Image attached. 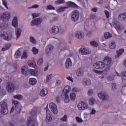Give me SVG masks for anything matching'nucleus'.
Listing matches in <instances>:
<instances>
[{"mask_svg": "<svg viewBox=\"0 0 126 126\" xmlns=\"http://www.w3.org/2000/svg\"><path fill=\"white\" fill-rule=\"evenodd\" d=\"M21 72L22 74L25 75V76H28V72H29L31 75H34V76H38V74H39V72L37 70L28 69V67L27 66H25L22 68Z\"/></svg>", "mask_w": 126, "mask_h": 126, "instance_id": "obj_1", "label": "nucleus"}, {"mask_svg": "<svg viewBox=\"0 0 126 126\" xmlns=\"http://www.w3.org/2000/svg\"><path fill=\"white\" fill-rule=\"evenodd\" d=\"M29 114L30 116H31L32 118L29 117L27 122V125L28 126H35V121L34 120L36 119V116H37L36 114H37V110L35 109H32Z\"/></svg>", "mask_w": 126, "mask_h": 126, "instance_id": "obj_2", "label": "nucleus"}, {"mask_svg": "<svg viewBox=\"0 0 126 126\" xmlns=\"http://www.w3.org/2000/svg\"><path fill=\"white\" fill-rule=\"evenodd\" d=\"M12 26L17 29L15 30V33L16 34V39H18L19 37H20V35H21V29L19 28H17L18 26V23H17V17L15 16L14 17L13 20L12 21Z\"/></svg>", "mask_w": 126, "mask_h": 126, "instance_id": "obj_3", "label": "nucleus"}, {"mask_svg": "<svg viewBox=\"0 0 126 126\" xmlns=\"http://www.w3.org/2000/svg\"><path fill=\"white\" fill-rule=\"evenodd\" d=\"M0 36L3 38L4 40L6 41H10L11 38H12V34H8L7 32L4 31H0Z\"/></svg>", "mask_w": 126, "mask_h": 126, "instance_id": "obj_4", "label": "nucleus"}, {"mask_svg": "<svg viewBox=\"0 0 126 126\" xmlns=\"http://www.w3.org/2000/svg\"><path fill=\"white\" fill-rule=\"evenodd\" d=\"M97 96L102 101H107L109 98V95L104 92H101L98 93Z\"/></svg>", "mask_w": 126, "mask_h": 126, "instance_id": "obj_5", "label": "nucleus"}, {"mask_svg": "<svg viewBox=\"0 0 126 126\" xmlns=\"http://www.w3.org/2000/svg\"><path fill=\"white\" fill-rule=\"evenodd\" d=\"M13 103L15 106V111L16 113H17V114H19L20 112H21V109H22L21 104L17 100H14Z\"/></svg>", "mask_w": 126, "mask_h": 126, "instance_id": "obj_6", "label": "nucleus"}, {"mask_svg": "<svg viewBox=\"0 0 126 126\" xmlns=\"http://www.w3.org/2000/svg\"><path fill=\"white\" fill-rule=\"evenodd\" d=\"M77 107L78 110H79L80 111H81L82 110H86V109L88 108V105L84 102L80 101L78 103Z\"/></svg>", "mask_w": 126, "mask_h": 126, "instance_id": "obj_7", "label": "nucleus"}, {"mask_svg": "<svg viewBox=\"0 0 126 126\" xmlns=\"http://www.w3.org/2000/svg\"><path fill=\"white\" fill-rule=\"evenodd\" d=\"M43 21V19L41 18H37L33 20L31 22V26H38L42 23Z\"/></svg>", "mask_w": 126, "mask_h": 126, "instance_id": "obj_8", "label": "nucleus"}, {"mask_svg": "<svg viewBox=\"0 0 126 126\" xmlns=\"http://www.w3.org/2000/svg\"><path fill=\"white\" fill-rule=\"evenodd\" d=\"M78 18H79V12L77 10L73 11L72 12L71 18V20L74 22L77 21V20H78Z\"/></svg>", "mask_w": 126, "mask_h": 126, "instance_id": "obj_9", "label": "nucleus"}, {"mask_svg": "<svg viewBox=\"0 0 126 126\" xmlns=\"http://www.w3.org/2000/svg\"><path fill=\"white\" fill-rule=\"evenodd\" d=\"M94 67L96 69H102L105 67V64L102 62H98L94 64Z\"/></svg>", "mask_w": 126, "mask_h": 126, "instance_id": "obj_10", "label": "nucleus"}, {"mask_svg": "<svg viewBox=\"0 0 126 126\" xmlns=\"http://www.w3.org/2000/svg\"><path fill=\"white\" fill-rule=\"evenodd\" d=\"M49 108L52 113H54L55 115L58 114V109L57 108V105L56 104L51 102L49 104Z\"/></svg>", "mask_w": 126, "mask_h": 126, "instance_id": "obj_11", "label": "nucleus"}, {"mask_svg": "<svg viewBox=\"0 0 126 126\" xmlns=\"http://www.w3.org/2000/svg\"><path fill=\"white\" fill-rule=\"evenodd\" d=\"M14 85L11 82H8L6 85V90L8 92L12 93L14 91Z\"/></svg>", "mask_w": 126, "mask_h": 126, "instance_id": "obj_12", "label": "nucleus"}, {"mask_svg": "<svg viewBox=\"0 0 126 126\" xmlns=\"http://www.w3.org/2000/svg\"><path fill=\"white\" fill-rule=\"evenodd\" d=\"M53 51H54L53 45L52 44H48L45 49V53L47 54V56H49Z\"/></svg>", "mask_w": 126, "mask_h": 126, "instance_id": "obj_13", "label": "nucleus"}, {"mask_svg": "<svg viewBox=\"0 0 126 126\" xmlns=\"http://www.w3.org/2000/svg\"><path fill=\"white\" fill-rule=\"evenodd\" d=\"M75 37L77 39H83L84 38V32L81 31H78L75 33Z\"/></svg>", "mask_w": 126, "mask_h": 126, "instance_id": "obj_14", "label": "nucleus"}, {"mask_svg": "<svg viewBox=\"0 0 126 126\" xmlns=\"http://www.w3.org/2000/svg\"><path fill=\"white\" fill-rule=\"evenodd\" d=\"M103 63H104V65H109V66L112 65V58L108 56L105 57L103 60Z\"/></svg>", "mask_w": 126, "mask_h": 126, "instance_id": "obj_15", "label": "nucleus"}, {"mask_svg": "<svg viewBox=\"0 0 126 126\" xmlns=\"http://www.w3.org/2000/svg\"><path fill=\"white\" fill-rule=\"evenodd\" d=\"M9 18H10V13L8 12L4 13L1 16V19L3 20V21L8 20Z\"/></svg>", "mask_w": 126, "mask_h": 126, "instance_id": "obj_16", "label": "nucleus"}, {"mask_svg": "<svg viewBox=\"0 0 126 126\" xmlns=\"http://www.w3.org/2000/svg\"><path fill=\"white\" fill-rule=\"evenodd\" d=\"M79 52L82 55H88L90 54V50L85 47H81L79 50Z\"/></svg>", "mask_w": 126, "mask_h": 126, "instance_id": "obj_17", "label": "nucleus"}, {"mask_svg": "<svg viewBox=\"0 0 126 126\" xmlns=\"http://www.w3.org/2000/svg\"><path fill=\"white\" fill-rule=\"evenodd\" d=\"M59 31H60V29H59V27L57 26H54L50 29V32L53 34H58V33H59Z\"/></svg>", "mask_w": 126, "mask_h": 126, "instance_id": "obj_18", "label": "nucleus"}, {"mask_svg": "<svg viewBox=\"0 0 126 126\" xmlns=\"http://www.w3.org/2000/svg\"><path fill=\"white\" fill-rule=\"evenodd\" d=\"M82 83L84 86H89L91 85V80L89 79H83Z\"/></svg>", "mask_w": 126, "mask_h": 126, "instance_id": "obj_19", "label": "nucleus"}, {"mask_svg": "<svg viewBox=\"0 0 126 126\" xmlns=\"http://www.w3.org/2000/svg\"><path fill=\"white\" fill-rule=\"evenodd\" d=\"M113 26L116 30H122V27H121V24H120V22L117 21H115L113 22Z\"/></svg>", "mask_w": 126, "mask_h": 126, "instance_id": "obj_20", "label": "nucleus"}, {"mask_svg": "<svg viewBox=\"0 0 126 126\" xmlns=\"http://www.w3.org/2000/svg\"><path fill=\"white\" fill-rule=\"evenodd\" d=\"M61 97H62V98H65L64 100L65 103H69V97L67 94H64V93H62Z\"/></svg>", "mask_w": 126, "mask_h": 126, "instance_id": "obj_21", "label": "nucleus"}, {"mask_svg": "<svg viewBox=\"0 0 126 126\" xmlns=\"http://www.w3.org/2000/svg\"><path fill=\"white\" fill-rule=\"evenodd\" d=\"M72 65V63L71 62V60H70L69 58H68L65 62V67L66 68H69L71 67Z\"/></svg>", "mask_w": 126, "mask_h": 126, "instance_id": "obj_22", "label": "nucleus"}, {"mask_svg": "<svg viewBox=\"0 0 126 126\" xmlns=\"http://www.w3.org/2000/svg\"><path fill=\"white\" fill-rule=\"evenodd\" d=\"M39 95H40L41 97L47 96V95H48V90L46 89H42L40 92Z\"/></svg>", "mask_w": 126, "mask_h": 126, "instance_id": "obj_23", "label": "nucleus"}, {"mask_svg": "<svg viewBox=\"0 0 126 126\" xmlns=\"http://www.w3.org/2000/svg\"><path fill=\"white\" fill-rule=\"evenodd\" d=\"M1 109L7 108V100L4 99L0 102Z\"/></svg>", "mask_w": 126, "mask_h": 126, "instance_id": "obj_24", "label": "nucleus"}, {"mask_svg": "<svg viewBox=\"0 0 126 126\" xmlns=\"http://www.w3.org/2000/svg\"><path fill=\"white\" fill-rule=\"evenodd\" d=\"M125 52V49H120L119 50H118L116 53L117 55H115V58H119L122 55H123V53Z\"/></svg>", "mask_w": 126, "mask_h": 126, "instance_id": "obj_25", "label": "nucleus"}, {"mask_svg": "<svg viewBox=\"0 0 126 126\" xmlns=\"http://www.w3.org/2000/svg\"><path fill=\"white\" fill-rule=\"evenodd\" d=\"M68 7H77V5L73 2L69 1L66 3Z\"/></svg>", "mask_w": 126, "mask_h": 126, "instance_id": "obj_26", "label": "nucleus"}, {"mask_svg": "<svg viewBox=\"0 0 126 126\" xmlns=\"http://www.w3.org/2000/svg\"><path fill=\"white\" fill-rule=\"evenodd\" d=\"M126 18V13L124 14H120L118 16V19L121 21H123V20H125Z\"/></svg>", "mask_w": 126, "mask_h": 126, "instance_id": "obj_27", "label": "nucleus"}, {"mask_svg": "<svg viewBox=\"0 0 126 126\" xmlns=\"http://www.w3.org/2000/svg\"><path fill=\"white\" fill-rule=\"evenodd\" d=\"M52 77H53L52 74H48L46 76V79L44 80L45 83H48V82H50V80H51V79Z\"/></svg>", "mask_w": 126, "mask_h": 126, "instance_id": "obj_28", "label": "nucleus"}, {"mask_svg": "<svg viewBox=\"0 0 126 126\" xmlns=\"http://www.w3.org/2000/svg\"><path fill=\"white\" fill-rule=\"evenodd\" d=\"M77 76H81L83 73V69L80 68L76 72Z\"/></svg>", "mask_w": 126, "mask_h": 126, "instance_id": "obj_29", "label": "nucleus"}, {"mask_svg": "<svg viewBox=\"0 0 126 126\" xmlns=\"http://www.w3.org/2000/svg\"><path fill=\"white\" fill-rule=\"evenodd\" d=\"M29 83L31 85H35V84L37 83V81L36 80V79L32 78L30 79Z\"/></svg>", "mask_w": 126, "mask_h": 126, "instance_id": "obj_30", "label": "nucleus"}, {"mask_svg": "<svg viewBox=\"0 0 126 126\" xmlns=\"http://www.w3.org/2000/svg\"><path fill=\"white\" fill-rule=\"evenodd\" d=\"M70 91V87L69 86H67L64 88L63 91L62 93H64L65 94H67L68 92Z\"/></svg>", "mask_w": 126, "mask_h": 126, "instance_id": "obj_31", "label": "nucleus"}, {"mask_svg": "<svg viewBox=\"0 0 126 126\" xmlns=\"http://www.w3.org/2000/svg\"><path fill=\"white\" fill-rule=\"evenodd\" d=\"M116 47V42H115V41L111 42V43L109 44V48L111 50H114V49H115Z\"/></svg>", "mask_w": 126, "mask_h": 126, "instance_id": "obj_32", "label": "nucleus"}, {"mask_svg": "<svg viewBox=\"0 0 126 126\" xmlns=\"http://www.w3.org/2000/svg\"><path fill=\"white\" fill-rule=\"evenodd\" d=\"M1 112L3 115H7L8 114V108H1Z\"/></svg>", "mask_w": 126, "mask_h": 126, "instance_id": "obj_33", "label": "nucleus"}, {"mask_svg": "<svg viewBox=\"0 0 126 126\" xmlns=\"http://www.w3.org/2000/svg\"><path fill=\"white\" fill-rule=\"evenodd\" d=\"M76 97V94H75V93H71L70 94V98L71 101H74V100H75Z\"/></svg>", "mask_w": 126, "mask_h": 126, "instance_id": "obj_34", "label": "nucleus"}, {"mask_svg": "<svg viewBox=\"0 0 126 126\" xmlns=\"http://www.w3.org/2000/svg\"><path fill=\"white\" fill-rule=\"evenodd\" d=\"M28 64L31 67H35V66H36V62L34 61L29 62Z\"/></svg>", "mask_w": 126, "mask_h": 126, "instance_id": "obj_35", "label": "nucleus"}, {"mask_svg": "<svg viewBox=\"0 0 126 126\" xmlns=\"http://www.w3.org/2000/svg\"><path fill=\"white\" fill-rule=\"evenodd\" d=\"M104 37L105 39H109V38L112 37V34L110 33L109 32H107L104 33Z\"/></svg>", "mask_w": 126, "mask_h": 126, "instance_id": "obj_36", "label": "nucleus"}, {"mask_svg": "<svg viewBox=\"0 0 126 126\" xmlns=\"http://www.w3.org/2000/svg\"><path fill=\"white\" fill-rule=\"evenodd\" d=\"M20 56H21V51L19 50L17 51L15 54V58L18 59V58L20 57Z\"/></svg>", "mask_w": 126, "mask_h": 126, "instance_id": "obj_37", "label": "nucleus"}, {"mask_svg": "<svg viewBox=\"0 0 126 126\" xmlns=\"http://www.w3.org/2000/svg\"><path fill=\"white\" fill-rule=\"evenodd\" d=\"M32 52L33 55H36V54H38V53H39V50H38V49H36V47H33L32 49Z\"/></svg>", "mask_w": 126, "mask_h": 126, "instance_id": "obj_38", "label": "nucleus"}, {"mask_svg": "<svg viewBox=\"0 0 126 126\" xmlns=\"http://www.w3.org/2000/svg\"><path fill=\"white\" fill-rule=\"evenodd\" d=\"M13 97L18 100H22V98H23L21 94L14 95Z\"/></svg>", "mask_w": 126, "mask_h": 126, "instance_id": "obj_39", "label": "nucleus"}, {"mask_svg": "<svg viewBox=\"0 0 126 126\" xmlns=\"http://www.w3.org/2000/svg\"><path fill=\"white\" fill-rule=\"evenodd\" d=\"M90 44L91 46H93V47H98V43H97L95 41H93L90 42Z\"/></svg>", "mask_w": 126, "mask_h": 126, "instance_id": "obj_40", "label": "nucleus"}, {"mask_svg": "<svg viewBox=\"0 0 126 126\" xmlns=\"http://www.w3.org/2000/svg\"><path fill=\"white\" fill-rule=\"evenodd\" d=\"M66 8H67V7H62L58 9V12H63V11H64Z\"/></svg>", "mask_w": 126, "mask_h": 126, "instance_id": "obj_41", "label": "nucleus"}, {"mask_svg": "<svg viewBox=\"0 0 126 126\" xmlns=\"http://www.w3.org/2000/svg\"><path fill=\"white\" fill-rule=\"evenodd\" d=\"M52 121V117H51V115L47 114L46 116V122H49Z\"/></svg>", "mask_w": 126, "mask_h": 126, "instance_id": "obj_42", "label": "nucleus"}, {"mask_svg": "<svg viewBox=\"0 0 126 126\" xmlns=\"http://www.w3.org/2000/svg\"><path fill=\"white\" fill-rule=\"evenodd\" d=\"M30 41L32 43V44H36V40L34 37H33V36L30 37Z\"/></svg>", "mask_w": 126, "mask_h": 126, "instance_id": "obj_43", "label": "nucleus"}, {"mask_svg": "<svg viewBox=\"0 0 126 126\" xmlns=\"http://www.w3.org/2000/svg\"><path fill=\"white\" fill-rule=\"evenodd\" d=\"M43 64V58L39 59L37 61V64L38 65H42Z\"/></svg>", "mask_w": 126, "mask_h": 126, "instance_id": "obj_44", "label": "nucleus"}, {"mask_svg": "<svg viewBox=\"0 0 126 126\" xmlns=\"http://www.w3.org/2000/svg\"><path fill=\"white\" fill-rule=\"evenodd\" d=\"M27 53H26V52H24L23 53V55L22 56V57H21V59L23 60V59H24V60H26V59H27Z\"/></svg>", "mask_w": 126, "mask_h": 126, "instance_id": "obj_45", "label": "nucleus"}, {"mask_svg": "<svg viewBox=\"0 0 126 126\" xmlns=\"http://www.w3.org/2000/svg\"><path fill=\"white\" fill-rule=\"evenodd\" d=\"M56 4H61V3H64V0H58L55 1Z\"/></svg>", "mask_w": 126, "mask_h": 126, "instance_id": "obj_46", "label": "nucleus"}, {"mask_svg": "<svg viewBox=\"0 0 126 126\" xmlns=\"http://www.w3.org/2000/svg\"><path fill=\"white\" fill-rule=\"evenodd\" d=\"M38 7H39V5L35 4L32 5V6H31V7H29L28 9H30L31 8H38Z\"/></svg>", "mask_w": 126, "mask_h": 126, "instance_id": "obj_47", "label": "nucleus"}, {"mask_svg": "<svg viewBox=\"0 0 126 126\" xmlns=\"http://www.w3.org/2000/svg\"><path fill=\"white\" fill-rule=\"evenodd\" d=\"M114 78H115V76L114 75H111L107 77V79L108 80H110V81H112V80H114Z\"/></svg>", "mask_w": 126, "mask_h": 126, "instance_id": "obj_48", "label": "nucleus"}, {"mask_svg": "<svg viewBox=\"0 0 126 126\" xmlns=\"http://www.w3.org/2000/svg\"><path fill=\"white\" fill-rule=\"evenodd\" d=\"M66 119H67V116L65 115L63 118H61L62 122H66Z\"/></svg>", "mask_w": 126, "mask_h": 126, "instance_id": "obj_49", "label": "nucleus"}, {"mask_svg": "<svg viewBox=\"0 0 126 126\" xmlns=\"http://www.w3.org/2000/svg\"><path fill=\"white\" fill-rule=\"evenodd\" d=\"M93 94V90L92 89L89 90L88 91V95L91 96Z\"/></svg>", "mask_w": 126, "mask_h": 126, "instance_id": "obj_50", "label": "nucleus"}, {"mask_svg": "<svg viewBox=\"0 0 126 126\" xmlns=\"http://www.w3.org/2000/svg\"><path fill=\"white\" fill-rule=\"evenodd\" d=\"M89 104L90 105H93L94 104V98H91L89 99Z\"/></svg>", "mask_w": 126, "mask_h": 126, "instance_id": "obj_51", "label": "nucleus"}, {"mask_svg": "<svg viewBox=\"0 0 126 126\" xmlns=\"http://www.w3.org/2000/svg\"><path fill=\"white\" fill-rule=\"evenodd\" d=\"M90 17L91 19H95V18H96V15L94 14H91Z\"/></svg>", "mask_w": 126, "mask_h": 126, "instance_id": "obj_52", "label": "nucleus"}, {"mask_svg": "<svg viewBox=\"0 0 126 126\" xmlns=\"http://www.w3.org/2000/svg\"><path fill=\"white\" fill-rule=\"evenodd\" d=\"M3 4L6 7V8L8 9V7L7 6V2L4 0H2Z\"/></svg>", "mask_w": 126, "mask_h": 126, "instance_id": "obj_53", "label": "nucleus"}, {"mask_svg": "<svg viewBox=\"0 0 126 126\" xmlns=\"http://www.w3.org/2000/svg\"><path fill=\"white\" fill-rule=\"evenodd\" d=\"M76 120L78 122V123H82V122H83V121H82V119H81V118L79 117H76Z\"/></svg>", "mask_w": 126, "mask_h": 126, "instance_id": "obj_54", "label": "nucleus"}, {"mask_svg": "<svg viewBox=\"0 0 126 126\" xmlns=\"http://www.w3.org/2000/svg\"><path fill=\"white\" fill-rule=\"evenodd\" d=\"M32 18H35L36 17H38L39 16V14L38 13H33L32 14Z\"/></svg>", "mask_w": 126, "mask_h": 126, "instance_id": "obj_55", "label": "nucleus"}, {"mask_svg": "<svg viewBox=\"0 0 126 126\" xmlns=\"http://www.w3.org/2000/svg\"><path fill=\"white\" fill-rule=\"evenodd\" d=\"M47 9H54V10H55V8L54 7V6H53V5H49L47 6Z\"/></svg>", "mask_w": 126, "mask_h": 126, "instance_id": "obj_56", "label": "nucleus"}, {"mask_svg": "<svg viewBox=\"0 0 126 126\" xmlns=\"http://www.w3.org/2000/svg\"><path fill=\"white\" fill-rule=\"evenodd\" d=\"M105 14L106 17H107V18H109V15H110V13H109V11H108L107 10H105Z\"/></svg>", "mask_w": 126, "mask_h": 126, "instance_id": "obj_57", "label": "nucleus"}, {"mask_svg": "<svg viewBox=\"0 0 126 126\" xmlns=\"http://www.w3.org/2000/svg\"><path fill=\"white\" fill-rule=\"evenodd\" d=\"M61 83H62V81H61L60 80H56V85L57 86H59V85H60V84H61Z\"/></svg>", "mask_w": 126, "mask_h": 126, "instance_id": "obj_58", "label": "nucleus"}, {"mask_svg": "<svg viewBox=\"0 0 126 126\" xmlns=\"http://www.w3.org/2000/svg\"><path fill=\"white\" fill-rule=\"evenodd\" d=\"M66 79L69 80L70 81H71V82H73V79H72V78L70 76L67 77Z\"/></svg>", "mask_w": 126, "mask_h": 126, "instance_id": "obj_59", "label": "nucleus"}, {"mask_svg": "<svg viewBox=\"0 0 126 126\" xmlns=\"http://www.w3.org/2000/svg\"><path fill=\"white\" fill-rule=\"evenodd\" d=\"M112 90H115V89H116L117 85L116 84V83H113L112 85Z\"/></svg>", "mask_w": 126, "mask_h": 126, "instance_id": "obj_60", "label": "nucleus"}, {"mask_svg": "<svg viewBox=\"0 0 126 126\" xmlns=\"http://www.w3.org/2000/svg\"><path fill=\"white\" fill-rule=\"evenodd\" d=\"M87 36H88V37H92V32H89L87 33Z\"/></svg>", "mask_w": 126, "mask_h": 126, "instance_id": "obj_61", "label": "nucleus"}, {"mask_svg": "<svg viewBox=\"0 0 126 126\" xmlns=\"http://www.w3.org/2000/svg\"><path fill=\"white\" fill-rule=\"evenodd\" d=\"M8 49H9V47H3L1 49V51H6L8 50Z\"/></svg>", "mask_w": 126, "mask_h": 126, "instance_id": "obj_62", "label": "nucleus"}, {"mask_svg": "<svg viewBox=\"0 0 126 126\" xmlns=\"http://www.w3.org/2000/svg\"><path fill=\"white\" fill-rule=\"evenodd\" d=\"M14 110H15V107L14 106H12L10 113H13V112H14Z\"/></svg>", "mask_w": 126, "mask_h": 126, "instance_id": "obj_63", "label": "nucleus"}, {"mask_svg": "<svg viewBox=\"0 0 126 126\" xmlns=\"http://www.w3.org/2000/svg\"><path fill=\"white\" fill-rule=\"evenodd\" d=\"M121 76L126 77V71L121 73Z\"/></svg>", "mask_w": 126, "mask_h": 126, "instance_id": "obj_64", "label": "nucleus"}]
</instances>
